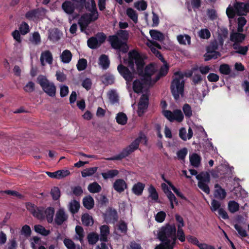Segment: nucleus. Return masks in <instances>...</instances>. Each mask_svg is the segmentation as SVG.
Wrapping results in <instances>:
<instances>
[{
    "label": "nucleus",
    "instance_id": "1",
    "mask_svg": "<svg viewBox=\"0 0 249 249\" xmlns=\"http://www.w3.org/2000/svg\"><path fill=\"white\" fill-rule=\"evenodd\" d=\"M177 229L174 224H166L159 230L157 237L161 243L154 249H174L176 244Z\"/></svg>",
    "mask_w": 249,
    "mask_h": 249
},
{
    "label": "nucleus",
    "instance_id": "2",
    "mask_svg": "<svg viewBox=\"0 0 249 249\" xmlns=\"http://www.w3.org/2000/svg\"><path fill=\"white\" fill-rule=\"evenodd\" d=\"M135 64L137 67V73L144 78L150 79L154 73L153 69L147 66L144 69V62L140 53L135 50L128 53V66L131 70L135 71Z\"/></svg>",
    "mask_w": 249,
    "mask_h": 249
},
{
    "label": "nucleus",
    "instance_id": "3",
    "mask_svg": "<svg viewBox=\"0 0 249 249\" xmlns=\"http://www.w3.org/2000/svg\"><path fill=\"white\" fill-rule=\"evenodd\" d=\"M129 34L126 30H119L117 35L109 36L108 41L114 49L123 53H126L129 49L126 42L128 39Z\"/></svg>",
    "mask_w": 249,
    "mask_h": 249
},
{
    "label": "nucleus",
    "instance_id": "4",
    "mask_svg": "<svg viewBox=\"0 0 249 249\" xmlns=\"http://www.w3.org/2000/svg\"><path fill=\"white\" fill-rule=\"evenodd\" d=\"M142 139H145V142H146V137L144 135L139 136L130 144L124 148L119 154L107 158L106 160H121L128 157L139 148L140 143Z\"/></svg>",
    "mask_w": 249,
    "mask_h": 249
},
{
    "label": "nucleus",
    "instance_id": "5",
    "mask_svg": "<svg viewBox=\"0 0 249 249\" xmlns=\"http://www.w3.org/2000/svg\"><path fill=\"white\" fill-rule=\"evenodd\" d=\"M176 76L173 79L171 84V91L176 100H178L179 98V95H182L184 92V82L182 80L183 76L179 71H177L175 73Z\"/></svg>",
    "mask_w": 249,
    "mask_h": 249
},
{
    "label": "nucleus",
    "instance_id": "6",
    "mask_svg": "<svg viewBox=\"0 0 249 249\" xmlns=\"http://www.w3.org/2000/svg\"><path fill=\"white\" fill-rule=\"evenodd\" d=\"M161 107L163 109L162 113L164 116L170 122H174L175 121L178 122H181L183 119V114L180 109H176L172 112L169 110H165L167 107V104L165 100H162L160 102Z\"/></svg>",
    "mask_w": 249,
    "mask_h": 249
},
{
    "label": "nucleus",
    "instance_id": "7",
    "mask_svg": "<svg viewBox=\"0 0 249 249\" xmlns=\"http://www.w3.org/2000/svg\"><path fill=\"white\" fill-rule=\"evenodd\" d=\"M37 82L49 96L51 97L55 96L56 87L53 83L49 82L46 76L43 75H38L37 78Z\"/></svg>",
    "mask_w": 249,
    "mask_h": 249
},
{
    "label": "nucleus",
    "instance_id": "8",
    "mask_svg": "<svg viewBox=\"0 0 249 249\" xmlns=\"http://www.w3.org/2000/svg\"><path fill=\"white\" fill-rule=\"evenodd\" d=\"M117 70L126 82L132 81L134 78V74L137 73V70L135 69V71L134 72L132 70L130 71L127 67L122 64L118 66Z\"/></svg>",
    "mask_w": 249,
    "mask_h": 249
},
{
    "label": "nucleus",
    "instance_id": "9",
    "mask_svg": "<svg viewBox=\"0 0 249 249\" xmlns=\"http://www.w3.org/2000/svg\"><path fill=\"white\" fill-rule=\"evenodd\" d=\"M234 8L239 16H246L249 13V3L236 1L233 4Z\"/></svg>",
    "mask_w": 249,
    "mask_h": 249
},
{
    "label": "nucleus",
    "instance_id": "10",
    "mask_svg": "<svg viewBox=\"0 0 249 249\" xmlns=\"http://www.w3.org/2000/svg\"><path fill=\"white\" fill-rule=\"evenodd\" d=\"M149 104V96L147 94H143L138 103V115L141 116L147 109Z\"/></svg>",
    "mask_w": 249,
    "mask_h": 249
},
{
    "label": "nucleus",
    "instance_id": "11",
    "mask_svg": "<svg viewBox=\"0 0 249 249\" xmlns=\"http://www.w3.org/2000/svg\"><path fill=\"white\" fill-rule=\"evenodd\" d=\"M76 8V10L78 13H81L85 9H88L89 8L90 3L86 0H71Z\"/></svg>",
    "mask_w": 249,
    "mask_h": 249
},
{
    "label": "nucleus",
    "instance_id": "12",
    "mask_svg": "<svg viewBox=\"0 0 249 249\" xmlns=\"http://www.w3.org/2000/svg\"><path fill=\"white\" fill-rule=\"evenodd\" d=\"M68 218V216L65 213L64 210L62 209H60L56 213L54 222L57 225L60 226L67 220Z\"/></svg>",
    "mask_w": 249,
    "mask_h": 249
},
{
    "label": "nucleus",
    "instance_id": "13",
    "mask_svg": "<svg viewBox=\"0 0 249 249\" xmlns=\"http://www.w3.org/2000/svg\"><path fill=\"white\" fill-rule=\"evenodd\" d=\"M161 186L163 188L164 192L166 194L167 196L170 201L171 209H174V205L173 202H175L176 205L178 204V201L177 200V198L165 183H162Z\"/></svg>",
    "mask_w": 249,
    "mask_h": 249
},
{
    "label": "nucleus",
    "instance_id": "14",
    "mask_svg": "<svg viewBox=\"0 0 249 249\" xmlns=\"http://www.w3.org/2000/svg\"><path fill=\"white\" fill-rule=\"evenodd\" d=\"M118 219L117 212L116 210L109 208L107 212L105 220L107 222L115 223Z\"/></svg>",
    "mask_w": 249,
    "mask_h": 249
},
{
    "label": "nucleus",
    "instance_id": "15",
    "mask_svg": "<svg viewBox=\"0 0 249 249\" xmlns=\"http://www.w3.org/2000/svg\"><path fill=\"white\" fill-rule=\"evenodd\" d=\"M61 7L64 12L68 15L72 14L76 10L72 0H65L63 2Z\"/></svg>",
    "mask_w": 249,
    "mask_h": 249
},
{
    "label": "nucleus",
    "instance_id": "16",
    "mask_svg": "<svg viewBox=\"0 0 249 249\" xmlns=\"http://www.w3.org/2000/svg\"><path fill=\"white\" fill-rule=\"evenodd\" d=\"M113 187L118 193H121L127 188V184L123 179H117L113 183Z\"/></svg>",
    "mask_w": 249,
    "mask_h": 249
},
{
    "label": "nucleus",
    "instance_id": "17",
    "mask_svg": "<svg viewBox=\"0 0 249 249\" xmlns=\"http://www.w3.org/2000/svg\"><path fill=\"white\" fill-rule=\"evenodd\" d=\"M145 83V80L144 79L134 80L133 83V89L134 91L137 93H142Z\"/></svg>",
    "mask_w": 249,
    "mask_h": 249
},
{
    "label": "nucleus",
    "instance_id": "18",
    "mask_svg": "<svg viewBox=\"0 0 249 249\" xmlns=\"http://www.w3.org/2000/svg\"><path fill=\"white\" fill-rule=\"evenodd\" d=\"M214 188H215L214 192V197L221 200L225 199L227 195L225 189H223L218 183L215 184Z\"/></svg>",
    "mask_w": 249,
    "mask_h": 249
},
{
    "label": "nucleus",
    "instance_id": "19",
    "mask_svg": "<svg viewBox=\"0 0 249 249\" xmlns=\"http://www.w3.org/2000/svg\"><path fill=\"white\" fill-rule=\"evenodd\" d=\"M242 32H231L230 35V40L235 43H242L245 39L246 36Z\"/></svg>",
    "mask_w": 249,
    "mask_h": 249
},
{
    "label": "nucleus",
    "instance_id": "20",
    "mask_svg": "<svg viewBox=\"0 0 249 249\" xmlns=\"http://www.w3.org/2000/svg\"><path fill=\"white\" fill-rule=\"evenodd\" d=\"M109 234V228L107 225H102L100 227V240L102 242H107V236Z\"/></svg>",
    "mask_w": 249,
    "mask_h": 249
},
{
    "label": "nucleus",
    "instance_id": "21",
    "mask_svg": "<svg viewBox=\"0 0 249 249\" xmlns=\"http://www.w3.org/2000/svg\"><path fill=\"white\" fill-rule=\"evenodd\" d=\"M98 64L103 69H107L110 65V60L108 56L105 54L101 55L99 58Z\"/></svg>",
    "mask_w": 249,
    "mask_h": 249
},
{
    "label": "nucleus",
    "instance_id": "22",
    "mask_svg": "<svg viewBox=\"0 0 249 249\" xmlns=\"http://www.w3.org/2000/svg\"><path fill=\"white\" fill-rule=\"evenodd\" d=\"M62 33L57 28H54L49 32L48 38L53 42L58 41L61 37Z\"/></svg>",
    "mask_w": 249,
    "mask_h": 249
},
{
    "label": "nucleus",
    "instance_id": "23",
    "mask_svg": "<svg viewBox=\"0 0 249 249\" xmlns=\"http://www.w3.org/2000/svg\"><path fill=\"white\" fill-rule=\"evenodd\" d=\"M228 31L227 28H224L221 30V33L218 34L217 37L214 40L216 41L217 44L221 47L224 44V39L228 37Z\"/></svg>",
    "mask_w": 249,
    "mask_h": 249
},
{
    "label": "nucleus",
    "instance_id": "24",
    "mask_svg": "<svg viewBox=\"0 0 249 249\" xmlns=\"http://www.w3.org/2000/svg\"><path fill=\"white\" fill-rule=\"evenodd\" d=\"M44 59L48 64H52L53 57L52 54L50 51H45L41 53L40 56V61L42 65H43Z\"/></svg>",
    "mask_w": 249,
    "mask_h": 249
},
{
    "label": "nucleus",
    "instance_id": "25",
    "mask_svg": "<svg viewBox=\"0 0 249 249\" xmlns=\"http://www.w3.org/2000/svg\"><path fill=\"white\" fill-rule=\"evenodd\" d=\"M83 204L84 207L88 210L92 209L94 206V201L90 196H87L83 199Z\"/></svg>",
    "mask_w": 249,
    "mask_h": 249
},
{
    "label": "nucleus",
    "instance_id": "26",
    "mask_svg": "<svg viewBox=\"0 0 249 249\" xmlns=\"http://www.w3.org/2000/svg\"><path fill=\"white\" fill-rule=\"evenodd\" d=\"M61 61L63 63H69L72 59V55L71 51L69 50H65L60 55Z\"/></svg>",
    "mask_w": 249,
    "mask_h": 249
},
{
    "label": "nucleus",
    "instance_id": "27",
    "mask_svg": "<svg viewBox=\"0 0 249 249\" xmlns=\"http://www.w3.org/2000/svg\"><path fill=\"white\" fill-rule=\"evenodd\" d=\"M144 187V184L139 182L133 185L132 191L135 195L137 196H141L142 194Z\"/></svg>",
    "mask_w": 249,
    "mask_h": 249
},
{
    "label": "nucleus",
    "instance_id": "28",
    "mask_svg": "<svg viewBox=\"0 0 249 249\" xmlns=\"http://www.w3.org/2000/svg\"><path fill=\"white\" fill-rule=\"evenodd\" d=\"M196 178L198 180V182L209 183L210 182V175L207 172H201L196 176Z\"/></svg>",
    "mask_w": 249,
    "mask_h": 249
},
{
    "label": "nucleus",
    "instance_id": "29",
    "mask_svg": "<svg viewBox=\"0 0 249 249\" xmlns=\"http://www.w3.org/2000/svg\"><path fill=\"white\" fill-rule=\"evenodd\" d=\"M82 224L86 226H91L93 224V220L91 216L86 213L81 217Z\"/></svg>",
    "mask_w": 249,
    "mask_h": 249
},
{
    "label": "nucleus",
    "instance_id": "30",
    "mask_svg": "<svg viewBox=\"0 0 249 249\" xmlns=\"http://www.w3.org/2000/svg\"><path fill=\"white\" fill-rule=\"evenodd\" d=\"M149 193V197H150L152 200L157 202L159 199V195L156 188L152 185H150L148 188Z\"/></svg>",
    "mask_w": 249,
    "mask_h": 249
},
{
    "label": "nucleus",
    "instance_id": "31",
    "mask_svg": "<svg viewBox=\"0 0 249 249\" xmlns=\"http://www.w3.org/2000/svg\"><path fill=\"white\" fill-rule=\"evenodd\" d=\"M54 214V209L53 207L47 208L44 212L46 219L49 223H52L53 221V215Z\"/></svg>",
    "mask_w": 249,
    "mask_h": 249
},
{
    "label": "nucleus",
    "instance_id": "32",
    "mask_svg": "<svg viewBox=\"0 0 249 249\" xmlns=\"http://www.w3.org/2000/svg\"><path fill=\"white\" fill-rule=\"evenodd\" d=\"M224 168V166H220L216 167L214 169L212 170L211 171V174L212 177L214 178H217L220 177L222 175L224 176L225 173L222 172V171H223V169Z\"/></svg>",
    "mask_w": 249,
    "mask_h": 249
},
{
    "label": "nucleus",
    "instance_id": "33",
    "mask_svg": "<svg viewBox=\"0 0 249 249\" xmlns=\"http://www.w3.org/2000/svg\"><path fill=\"white\" fill-rule=\"evenodd\" d=\"M190 161L193 166L197 167L200 163L201 157L197 154L194 153L190 157Z\"/></svg>",
    "mask_w": 249,
    "mask_h": 249
},
{
    "label": "nucleus",
    "instance_id": "34",
    "mask_svg": "<svg viewBox=\"0 0 249 249\" xmlns=\"http://www.w3.org/2000/svg\"><path fill=\"white\" fill-rule=\"evenodd\" d=\"M102 82L106 86L113 84L114 83L113 75L110 74H106L102 76Z\"/></svg>",
    "mask_w": 249,
    "mask_h": 249
},
{
    "label": "nucleus",
    "instance_id": "35",
    "mask_svg": "<svg viewBox=\"0 0 249 249\" xmlns=\"http://www.w3.org/2000/svg\"><path fill=\"white\" fill-rule=\"evenodd\" d=\"M88 47L91 49H96L99 48L100 45L98 43L97 37L95 36L90 37L87 41Z\"/></svg>",
    "mask_w": 249,
    "mask_h": 249
},
{
    "label": "nucleus",
    "instance_id": "36",
    "mask_svg": "<svg viewBox=\"0 0 249 249\" xmlns=\"http://www.w3.org/2000/svg\"><path fill=\"white\" fill-rule=\"evenodd\" d=\"M35 231L43 236H47L50 233L49 230H46L43 226L41 225H36L34 226Z\"/></svg>",
    "mask_w": 249,
    "mask_h": 249
},
{
    "label": "nucleus",
    "instance_id": "37",
    "mask_svg": "<svg viewBox=\"0 0 249 249\" xmlns=\"http://www.w3.org/2000/svg\"><path fill=\"white\" fill-rule=\"evenodd\" d=\"M228 210L232 213H235L239 210V204L234 200H231L228 204Z\"/></svg>",
    "mask_w": 249,
    "mask_h": 249
},
{
    "label": "nucleus",
    "instance_id": "38",
    "mask_svg": "<svg viewBox=\"0 0 249 249\" xmlns=\"http://www.w3.org/2000/svg\"><path fill=\"white\" fill-rule=\"evenodd\" d=\"M88 189L89 192L91 193H97L100 192L102 188L101 186L97 182H94L89 185Z\"/></svg>",
    "mask_w": 249,
    "mask_h": 249
},
{
    "label": "nucleus",
    "instance_id": "39",
    "mask_svg": "<svg viewBox=\"0 0 249 249\" xmlns=\"http://www.w3.org/2000/svg\"><path fill=\"white\" fill-rule=\"evenodd\" d=\"M116 120L118 124L124 125L127 123V117L124 113L119 112L116 115Z\"/></svg>",
    "mask_w": 249,
    "mask_h": 249
},
{
    "label": "nucleus",
    "instance_id": "40",
    "mask_svg": "<svg viewBox=\"0 0 249 249\" xmlns=\"http://www.w3.org/2000/svg\"><path fill=\"white\" fill-rule=\"evenodd\" d=\"M221 56V53L217 51L209 52L204 55V60L206 61L210 60L212 59H215Z\"/></svg>",
    "mask_w": 249,
    "mask_h": 249
},
{
    "label": "nucleus",
    "instance_id": "41",
    "mask_svg": "<svg viewBox=\"0 0 249 249\" xmlns=\"http://www.w3.org/2000/svg\"><path fill=\"white\" fill-rule=\"evenodd\" d=\"M150 35L151 37L154 40L162 41L164 39L163 34L160 31L151 30L150 31Z\"/></svg>",
    "mask_w": 249,
    "mask_h": 249
},
{
    "label": "nucleus",
    "instance_id": "42",
    "mask_svg": "<svg viewBox=\"0 0 249 249\" xmlns=\"http://www.w3.org/2000/svg\"><path fill=\"white\" fill-rule=\"evenodd\" d=\"M30 31V27L28 23L25 21L22 22L19 26V33L21 35L24 36L29 33Z\"/></svg>",
    "mask_w": 249,
    "mask_h": 249
},
{
    "label": "nucleus",
    "instance_id": "43",
    "mask_svg": "<svg viewBox=\"0 0 249 249\" xmlns=\"http://www.w3.org/2000/svg\"><path fill=\"white\" fill-rule=\"evenodd\" d=\"M126 15L135 23L138 22V14L132 8H128L126 10Z\"/></svg>",
    "mask_w": 249,
    "mask_h": 249
},
{
    "label": "nucleus",
    "instance_id": "44",
    "mask_svg": "<svg viewBox=\"0 0 249 249\" xmlns=\"http://www.w3.org/2000/svg\"><path fill=\"white\" fill-rule=\"evenodd\" d=\"M89 11L91 12L88 15H87V18L86 19L89 22L90 21H94L98 18V13L97 10H91L90 7L88 9Z\"/></svg>",
    "mask_w": 249,
    "mask_h": 249
},
{
    "label": "nucleus",
    "instance_id": "45",
    "mask_svg": "<svg viewBox=\"0 0 249 249\" xmlns=\"http://www.w3.org/2000/svg\"><path fill=\"white\" fill-rule=\"evenodd\" d=\"M87 239L89 244L94 245L96 243L99 238L97 233L92 232L88 234Z\"/></svg>",
    "mask_w": 249,
    "mask_h": 249
},
{
    "label": "nucleus",
    "instance_id": "46",
    "mask_svg": "<svg viewBox=\"0 0 249 249\" xmlns=\"http://www.w3.org/2000/svg\"><path fill=\"white\" fill-rule=\"evenodd\" d=\"M119 174V171L116 169L110 170L105 173H102V176L103 178L105 179H108L109 178H112Z\"/></svg>",
    "mask_w": 249,
    "mask_h": 249
},
{
    "label": "nucleus",
    "instance_id": "47",
    "mask_svg": "<svg viewBox=\"0 0 249 249\" xmlns=\"http://www.w3.org/2000/svg\"><path fill=\"white\" fill-rule=\"evenodd\" d=\"M39 13L40 11L38 8L31 10L26 13L25 18L31 20L33 18L38 17Z\"/></svg>",
    "mask_w": 249,
    "mask_h": 249
},
{
    "label": "nucleus",
    "instance_id": "48",
    "mask_svg": "<svg viewBox=\"0 0 249 249\" xmlns=\"http://www.w3.org/2000/svg\"><path fill=\"white\" fill-rule=\"evenodd\" d=\"M177 39L180 44L182 45H186L187 41L188 44L191 43V37L188 35H178L177 36Z\"/></svg>",
    "mask_w": 249,
    "mask_h": 249
},
{
    "label": "nucleus",
    "instance_id": "49",
    "mask_svg": "<svg viewBox=\"0 0 249 249\" xmlns=\"http://www.w3.org/2000/svg\"><path fill=\"white\" fill-rule=\"evenodd\" d=\"M97 170V167H90L84 170L81 172L82 176L84 178L93 175Z\"/></svg>",
    "mask_w": 249,
    "mask_h": 249
},
{
    "label": "nucleus",
    "instance_id": "50",
    "mask_svg": "<svg viewBox=\"0 0 249 249\" xmlns=\"http://www.w3.org/2000/svg\"><path fill=\"white\" fill-rule=\"evenodd\" d=\"M79 208L80 204L76 200H73L70 203V211L73 214L77 213Z\"/></svg>",
    "mask_w": 249,
    "mask_h": 249
},
{
    "label": "nucleus",
    "instance_id": "51",
    "mask_svg": "<svg viewBox=\"0 0 249 249\" xmlns=\"http://www.w3.org/2000/svg\"><path fill=\"white\" fill-rule=\"evenodd\" d=\"M134 6L138 10L144 11L147 8V4L145 1L142 0L135 2Z\"/></svg>",
    "mask_w": 249,
    "mask_h": 249
},
{
    "label": "nucleus",
    "instance_id": "52",
    "mask_svg": "<svg viewBox=\"0 0 249 249\" xmlns=\"http://www.w3.org/2000/svg\"><path fill=\"white\" fill-rule=\"evenodd\" d=\"M77 70L82 71L86 69L87 66V61L85 58L79 59L76 65Z\"/></svg>",
    "mask_w": 249,
    "mask_h": 249
},
{
    "label": "nucleus",
    "instance_id": "53",
    "mask_svg": "<svg viewBox=\"0 0 249 249\" xmlns=\"http://www.w3.org/2000/svg\"><path fill=\"white\" fill-rule=\"evenodd\" d=\"M234 227L241 237H247L248 236L246 230L244 229L240 225L236 224H234Z\"/></svg>",
    "mask_w": 249,
    "mask_h": 249
},
{
    "label": "nucleus",
    "instance_id": "54",
    "mask_svg": "<svg viewBox=\"0 0 249 249\" xmlns=\"http://www.w3.org/2000/svg\"><path fill=\"white\" fill-rule=\"evenodd\" d=\"M219 45L214 39L212 41L209 46L206 48L207 53L216 51L218 49Z\"/></svg>",
    "mask_w": 249,
    "mask_h": 249
},
{
    "label": "nucleus",
    "instance_id": "55",
    "mask_svg": "<svg viewBox=\"0 0 249 249\" xmlns=\"http://www.w3.org/2000/svg\"><path fill=\"white\" fill-rule=\"evenodd\" d=\"M247 20L246 18L244 17H240L237 19V24L238 28L237 31L238 32H243L244 31L243 27L244 25L246 24Z\"/></svg>",
    "mask_w": 249,
    "mask_h": 249
},
{
    "label": "nucleus",
    "instance_id": "56",
    "mask_svg": "<svg viewBox=\"0 0 249 249\" xmlns=\"http://www.w3.org/2000/svg\"><path fill=\"white\" fill-rule=\"evenodd\" d=\"M51 194L54 200H58L60 197V191L58 187H53L51 191Z\"/></svg>",
    "mask_w": 249,
    "mask_h": 249
},
{
    "label": "nucleus",
    "instance_id": "57",
    "mask_svg": "<svg viewBox=\"0 0 249 249\" xmlns=\"http://www.w3.org/2000/svg\"><path fill=\"white\" fill-rule=\"evenodd\" d=\"M32 214L34 217L39 220L44 219L45 218L44 213L38 208H37L35 211H34Z\"/></svg>",
    "mask_w": 249,
    "mask_h": 249
},
{
    "label": "nucleus",
    "instance_id": "58",
    "mask_svg": "<svg viewBox=\"0 0 249 249\" xmlns=\"http://www.w3.org/2000/svg\"><path fill=\"white\" fill-rule=\"evenodd\" d=\"M177 239H178L180 242H183L185 240V236L183 230L180 226H178L176 232Z\"/></svg>",
    "mask_w": 249,
    "mask_h": 249
},
{
    "label": "nucleus",
    "instance_id": "59",
    "mask_svg": "<svg viewBox=\"0 0 249 249\" xmlns=\"http://www.w3.org/2000/svg\"><path fill=\"white\" fill-rule=\"evenodd\" d=\"M231 71L229 65L227 64H222L219 67V71L222 74L228 75L230 73Z\"/></svg>",
    "mask_w": 249,
    "mask_h": 249
},
{
    "label": "nucleus",
    "instance_id": "60",
    "mask_svg": "<svg viewBox=\"0 0 249 249\" xmlns=\"http://www.w3.org/2000/svg\"><path fill=\"white\" fill-rule=\"evenodd\" d=\"M30 40L35 44H39L41 42V37L39 33L35 32L33 34L32 37L30 38Z\"/></svg>",
    "mask_w": 249,
    "mask_h": 249
},
{
    "label": "nucleus",
    "instance_id": "61",
    "mask_svg": "<svg viewBox=\"0 0 249 249\" xmlns=\"http://www.w3.org/2000/svg\"><path fill=\"white\" fill-rule=\"evenodd\" d=\"M199 36L202 39H208L211 36V33L208 29H202L199 32Z\"/></svg>",
    "mask_w": 249,
    "mask_h": 249
},
{
    "label": "nucleus",
    "instance_id": "62",
    "mask_svg": "<svg viewBox=\"0 0 249 249\" xmlns=\"http://www.w3.org/2000/svg\"><path fill=\"white\" fill-rule=\"evenodd\" d=\"M182 110L186 117L190 118L192 115L191 107L188 104H185L183 105Z\"/></svg>",
    "mask_w": 249,
    "mask_h": 249
},
{
    "label": "nucleus",
    "instance_id": "63",
    "mask_svg": "<svg viewBox=\"0 0 249 249\" xmlns=\"http://www.w3.org/2000/svg\"><path fill=\"white\" fill-rule=\"evenodd\" d=\"M75 231L76 234L78 235L79 240L82 242L84 237V230L83 228L80 226H76L75 227Z\"/></svg>",
    "mask_w": 249,
    "mask_h": 249
},
{
    "label": "nucleus",
    "instance_id": "64",
    "mask_svg": "<svg viewBox=\"0 0 249 249\" xmlns=\"http://www.w3.org/2000/svg\"><path fill=\"white\" fill-rule=\"evenodd\" d=\"M63 243L68 249H74L76 245L73 241L69 238H65Z\"/></svg>",
    "mask_w": 249,
    "mask_h": 249
}]
</instances>
